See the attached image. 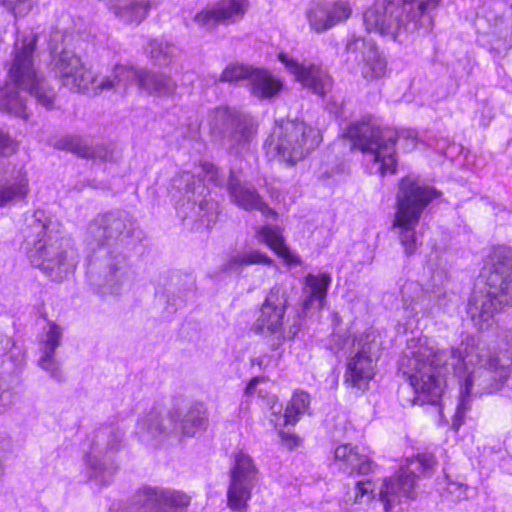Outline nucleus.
Returning <instances> with one entry per match:
<instances>
[{
	"mask_svg": "<svg viewBox=\"0 0 512 512\" xmlns=\"http://www.w3.org/2000/svg\"><path fill=\"white\" fill-rule=\"evenodd\" d=\"M512 351H500L487 358L469 342L438 349L427 338L408 341L399 360V371L423 401L435 404L442 396L446 377L453 375L460 384V398L452 427L458 431L469 410V398L502 388L512 372Z\"/></svg>",
	"mask_w": 512,
	"mask_h": 512,
	"instance_id": "f257e3e1",
	"label": "nucleus"
},
{
	"mask_svg": "<svg viewBox=\"0 0 512 512\" xmlns=\"http://www.w3.org/2000/svg\"><path fill=\"white\" fill-rule=\"evenodd\" d=\"M136 220L125 210L96 215L87 225L84 243L89 254V272H99L97 282L102 296H118L130 290L132 273L123 253L136 230Z\"/></svg>",
	"mask_w": 512,
	"mask_h": 512,
	"instance_id": "f03ea898",
	"label": "nucleus"
},
{
	"mask_svg": "<svg viewBox=\"0 0 512 512\" xmlns=\"http://www.w3.org/2000/svg\"><path fill=\"white\" fill-rule=\"evenodd\" d=\"M36 43L37 36L32 33L17 37L8 70L11 82L0 87V110L24 119L28 118L29 113L26 98L19 89L35 97L37 103L46 109L53 107L56 96L54 89L34 66Z\"/></svg>",
	"mask_w": 512,
	"mask_h": 512,
	"instance_id": "7ed1b4c3",
	"label": "nucleus"
},
{
	"mask_svg": "<svg viewBox=\"0 0 512 512\" xmlns=\"http://www.w3.org/2000/svg\"><path fill=\"white\" fill-rule=\"evenodd\" d=\"M441 0L377 1L363 13V23L369 33L402 41L415 32H428L433 26L431 11Z\"/></svg>",
	"mask_w": 512,
	"mask_h": 512,
	"instance_id": "20e7f679",
	"label": "nucleus"
},
{
	"mask_svg": "<svg viewBox=\"0 0 512 512\" xmlns=\"http://www.w3.org/2000/svg\"><path fill=\"white\" fill-rule=\"evenodd\" d=\"M25 245L31 265L54 281H61L74 267L69 240L60 236L44 211H35L29 220Z\"/></svg>",
	"mask_w": 512,
	"mask_h": 512,
	"instance_id": "39448f33",
	"label": "nucleus"
},
{
	"mask_svg": "<svg viewBox=\"0 0 512 512\" xmlns=\"http://www.w3.org/2000/svg\"><path fill=\"white\" fill-rule=\"evenodd\" d=\"M435 464L436 460L432 454H419L409 459L394 477L385 479L377 492L370 481L357 482L353 495L348 493L346 502L361 504L377 497L384 510L389 512L403 499H414L416 479L420 476H429Z\"/></svg>",
	"mask_w": 512,
	"mask_h": 512,
	"instance_id": "423d86ee",
	"label": "nucleus"
},
{
	"mask_svg": "<svg viewBox=\"0 0 512 512\" xmlns=\"http://www.w3.org/2000/svg\"><path fill=\"white\" fill-rule=\"evenodd\" d=\"M488 290L474 291L467 313L479 329L490 325L494 313L503 306H512V250L495 249L491 255V267L487 276Z\"/></svg>",
	"mask_w": 512,
	"mask_h": 512,
	"instance_id": "0eeeda50",
	"label": "nucleus"
},
{
	"mask_svg": "<svg viewBox=\"0 0 512 512\" xmlns=\"http://www.w3.org/2000/svg\"><path fill=\"white\" fill-rule=\"evenodd\" d=\"M438 196L439 193L434 188L422 185L409 177L403 178L399 183L393 228L397 230L398 238L407 255L413 254L417 249L415 229L422 213Z\"/></svg>",
	"mask_w": 512,
	"mask_h": 512,
	"instance_id": "6e6552de",
	"label": "nucleus"
},
{
	"mask_svg": "<svg viewBox=\"0 0 512 512\" xmlns=\"http://www.w3.org/2000/svg\"><path fill=\"white\" fill-rule=\"evenodd\" d=\"M343 136L352 142L353 147L370 154L382 176L396 171L395 144L399 137L396 130L381 127L369 116L351 122Z\"/></svg>",
	"mask_w": 512,
	"mask_h": 512,
	"instance_id": "1a4fd4ad",
	"label": "nucleus"
},
{
	"mask_svg": "<svg viewBox=\"0 0 512 512\" xmlns=\"http://www.w3.org/2000/svg\"><path fill=\"white\" fill-rule=\"evenodd\" d=\"M207 425L206 406L203 403H194L184 416L178 409L170 410L165 417L156 409L150 411L138 420L136 433L143 441L161 437L178 438L180 433L194 436L198 431L205 430Z\"/></svg>",
	"mask_w": 512,
	"mask_h": 512,
	"instance_id": "9d476101",
	"label": "nucleus"
},
{
	"mask_svg": "<svg viewBox=\"0 0 512 512\" xmlns=\"http://www.w3.org/2000/svg\"><path fill=\"white\" fill-rule=\"evenodd\" d=\"M318 132L303 121L287 120L277 124L266 141L269 153H276L289 165H295L318 145Z\"/></svg>",
	"mask_w": 512,
	"mask_h": 512,
	"instance_id": "9b49d317",
	"label": "nucleus"
},
{
	"mask_svg": "<svg viewBox=\"0 0 512 512\" xmlns=\"http://www.w3.org/2000/svg\"><path fill=\"white\" fill-rule=\"evenodd\" d=\"M60 40H63V35L56 31L49 43L51 65L55 75L61 80L62 85L70 90L89 92L91 86L96 83V75L91 69L85 67L74 51L53 43Z\"/></svg>",
	"mask_w": 512,
	"mask_h": 512,
	"instance_id": "f8f14e48",
	"label": "nucleus"
},
{
	"mask_svg": "<svg viewBox=\"0 0 512 512\" xmlns=\"http://www.w3.org/2000/svg\"><path fill=\"white\" fill-rule=\"evenodd\" d=\"M375 338L373 332H368L356 339V352L347 362L345 382L359 390H364L375 374V363L379 357Z\"/></svg>",
	"mask_w": 512,
	"mask_h": 512,
	"instance_id": "ddd939ff",
	"label": "nucleus"
},
{
	"mask_svg": "<svg viewBox=\"0 0 512 512\" xmlns=\"http://www.w3.org/2000/svg\"><path fill=\"white\" fill-rule=\"evenodd\" d=\"M257 480L258 469L253 459L244 452H238L230 470V484L227 490V505L231 510L246 511Z\"/></svg>",
	"mask_w": 512,
	"mask_h": 512,
	"instance_id": "4468645a",
	"label": "nucleus"
},
{
	"mask_svg": "<svg viewBox=\"0 0 512 512\" xmlns=\"http://www.w3.org/2000/svg\"><path fill=\"white\" fill-rule=\"evenodd\" d=\"M124 432L117 426L105 425L98 428L93 439L91 454L87 463L91 469V478L101 485L112 482L116 467H107L99 458V455L116 453L121 449Z\"/></svg>",
	"mask_w": 512,
	"mask_h": 512,
	"instance_id": "2eb2a0df",
	"label": "nucleus"
},
{
	"mask_svg": "<svg viewBox=\"0 0 512 512\" xmlns=\"http://www.w3.org/2000/svg\"><path fill=\"white\" fill-rule=\"evenodd\" d=\"M190 501L181 491L145 486L133 495L130 503L113 512H164L166 507L185 508Z\"/></svg>",
	"mask_w": 512,
	"mask_h": 512,
	"instance_id": "dca6fc26",
	"label": "nucleus"
},
{
	"mask_svg": "<svg viewBox=\"0 0 512 512\" xmlns=\"http://www.w3.org/2000/svg\"><path fill=\"white\" fill-rule=\"evenodd\" d=\"M287 303L288 297L285 289L278 285L272 287L254 324L257 333H268L274 336L273 342L270 344L274 349L284 341L282 326Z\"/></svg>",
	"mask_w": 512,
	"mask_h": 512,
	"instance_id": "f3484780",
	"label": "nucleus"
},
{
	"mask_svg": "<svg viewBox=\"0 0 512 512\" xmlns=\"http://www.w3.org/2000/svg\"><path fill=\"white\" fill-rule=\"evenodd\" d=\"M278 59L304 88L324 96L332 88V78L321 65L299 62L286 53H279Z\"/></svg>",
	"mask_w": 512,
	"mask_h": 512,
	"instance_id": "a211bd4d",
	"label": "nucleus"
},
{
	"mask_svg": "<svg viewBox=\"0 0 512 512\" xmlns=\"http://www.w3.org/2000/svg\"><path fill=\"white\" fill-rule=\"evenodd\" d=\"M30 193V180L23 166L0 160V208L25 201Z\"/></svg>",
	"mask_w": 512,
	"mask_h": 512,
	"instance_id": "6ab92c4d",
	"label": "nucleus"
},
{
	"mask_svg": "<svg viewBox=\"0 0 512 512\" xmlns=\"http://www.w3.org/2000/svg\"><path fill=\"white\" fill-rule=\"evenodd\" d=\"M248 6V0H219L197 12L194 22L198 27L212 31L218 24L229 25L240 21Z\"/></svg>",
	"mask_w": 512,
	"mask_h": 512,
	"instance_id": "aec40b11",
	"label": "nucleus"
},
{
	"mask_svg": "<svg viewBox=\"0 0 512 512\" xmlns=\"http://www.w3.org/2000/svg\"><path fill=\"white\" fill-rule=\"evenodd\" d=\"M346 50L350 56H353L354 61L362 64L361 73L364 78L372 80L385 75L386 61L372 42L360 37H352L346 45Z\"/></svg>",
	"mask_w": 512,
	"mask_h": 512,
	"instance_id": "412c9836",
	"label": "nucleus"
},
{
	"mask_svg": "<svg viewBox=\"0 0 512 512\" xmlns=\"http://www.w3.org/2000/svg\"><path fill=\"white\" fill-rule=\"evenodd\" d=\"M213 120L214 126L229 138L232 147L238 148L250 142L253 135L252 125L240 115L227 108H219L215 111Z\"/></svg>",
	"mask_w": 512,
	"mask_h": 512,
	"instance_id": "4be33fe9",
	"label": "nucleus"
},
{
	"mask_svg": "<svg viewBox=\"0 0 512 512\" xmlns=\"http://www.w3.org/2000/svg\"><path fill=\"white\" fill-rule=\"evenodd\" d=\"M228 193L231 201L244 210H258L265 216L275 214L258 192L252 186L242 183L232 171L228 182Z\"/></svg>",
	"mask_w": 512,
	"mask_h": 512,
	"instance_id": "5701e85b",
	"label": "nucleus"
},
{
	"mask_svg": "<svg viewBox=\"0 0 512 512\" xmlns=\"http://www.w3.org/2000/svg\"><path fill=\"white\" fill-rule=\"evenodd\" d=\"M144 68L136 69L133 66L117 64L113 67L111 75L98 79L91 86L90 91L98 94L103 91L114 90L115 92H125L126 89L135 81L139 85L140 74Z\"/></svg>",
	"mask_w": 512,
	"mask_h": 512,
	"instance_id": "b1692460",
	"label": "nucleus"
},
{
	"mask_svg": "<svg viewBox=\"0 0 512 512\" xmlns=\"http://www.w3.org/2000/svg\"><path fill=\"white\" fill-rule=\"evenodd\" d=\"M53 146L59 150H65L87 159H99L108 161L112 159L113 152L104 145H89L85 140L75 135H65L55 140Z\"/></svg>",
	"mask_w": 512,
	"mask_h": 512,
	"instance_id": "393cba45",
	"label": "nucleus"
},
{
	"mask_svg": "<svg viewBox=\"0 0 512 512\" xmlns=\"http://www.w3.org/2000/svg\"><path fill=\"white\" fill-rule=\"evenodd\" d=\"M139 88L153 96L172 98L178 84L170 75L144 68L140 74Z\"/></svg>",
	"mask_w": 512,
	"mask_h": 512,
	"instance_id": "a878e982",
	"label": "nucleus"
},
{
	"mask_svg": "<svg viewBox=\"0 0 512 512\" xmlns=\"http://www.w3.org/2000/svg\"><path fill=\"white\" fill-rule=\"evenodd\" d=\"M172 187L179 192H183L188 201L196 203L199 201L200 210L206 207L214 208L216 205L204 199L206 188L202 183V179L196 177L189 171H184L172 179Z\"/></svg>",
	"mask_w": 512,
	"mask_h": 512,
	"instance_id": "bb28decb",
	"label": "nucleus"
},
{
	"mask_svg": "<svg viewBox=\"0 0 512 512\" xmlns=\"http://www.w3.org/2000/svg\"><path fill=\"white\" fill-rule=\"evenodd\" d=\"M335 459L341 463V468L348 473L367 474L372 469L368 455L360 452L359 447L351 444L340 445L335 449Z\"/></svg>",
	"mask_w": 512,
	"mask_h": 512,
	"instance_id": "cd10ccee",
	"label": "nucleus"
},
{
	"mask_svg": "<svg viewBox=\"0 0 512 512\" xmlns=\"http://www.w3.org/2000/svg\"><path fill=\"white\" fill-rule=\"evenodd\" d=\"M282 81L266 69L253 68L249 88L251 94L260 99H270L282 89Z\"/></svg>",
	"mask_w": 512,
	"mask_h": 512,
	"instance_id": "c85d7f7f",
	"label": "nucleus"
},
{
	"mask_svg": "<svg viewBox=\"0 0 512 512\" xmlns=\"http://www.w3.org/2000/svg\"><path fill=\"white\" fill-rule=\"evenodd\" d=\"M449 277L444 270L434 272L430 278L427 290L434 296L436 304L444 312L456 308L458 296L449 288Z\"/></svg>",
	"mask_w": 512,
	"mask_h": 512,
	"instance_id": "c756f323",
	"label": "nucleus"
},
{
	"mask_svg": "<svg viewBox=\"0 0 512 512\" xmlns=\"http://www.w3.org/2000/svg\"><path fill=\"white\" fill-rule=\"evenodd\" d=\"M254 264L272 265L273 261L266 254L255 249L237 251L227 257L221 265L220 271L224 273H240L246 266Z\"/></svg>",
	"mask_w": 512,
	"mask_h": 512,
	"instance_id": "7c9ffc66",
	"label": "nucleus"
},
{
	"mask_svg": "<svg viewBox=\"0 0 512 512\" xmlns=\"http://www.w3.org/2000/svg\"><path fill=\"white\" fill-rule=\"evenodd\" d=\"M114 14L126 23H141L149 14L150 0H111Z\"/></svg>",
	"mask_w": 512,
	"mask_h": 512,
	"instance_id": "2f4dec72",
	"label": "nucleus"
},
{
	"mask_svg": "<svg viewBox=\"0 0 512 512\" xmlns=\"http://www.w3.org/2000/svg\"><path fill=\"white\" fill-rule=\"evenodd\" d=\"M305 284L308 296L304 300V307L307 308L313 301H318L319 306L322 307L331 284L330 275L327 273L308 274L305 278Z\"/></svg>",
	"mask_w": 512,
	"mask_h": 512,
	"instance_id": "473e14b6",
	"label": "nucleus"
},
{
	"mask_svg": "<svg viewBox=\"0 0 512 512\" xmlns=\"http://www.w3.org/2000/svg\"><path fill=\"white\" fill-rule=\"evenodd\" d=\"M257 234L260 241L264 242L279 256L283 257L290 263H299L298 257L293 255L289 249L284 245V239L277 228L270 226H263L258 229Z\"/></svg>",
	"mask_w": 512,
	"mask_h": 512,
	"instance_id": "72a5a7b5",
	"label": "nucleus"
},
{
	"mask_svg": "<svg viewBox=\"0 0 512 512\" xmlns=\"http://www.w3.org/2000/svg\"><path fill=\"white\" fill-rule=\"evenodd\" d=\"M310 397L304 391L295 392L288 402L284 413V424L294 425L309 408Z\"/></svg>",
	"mask_w": 512,
	"mask_h": 512,
	"instance_id": "f704fd0d",
	"label": "nucleus"
},
{
	"mask_svg": "<svg viewBox=\"0 0 512 512\" xmlns=\"http://www.w3.org/2000/svg\"><path fill=\"white\" fill-rule=\"evenodd\" d=\"M150 58L156 65L167 66L176 55V47L166 41L154 39L146 48Z\"/></svg>",
	"mask_w": 512,
	"mask_h": 512,
	"instance_id": "c9c22d12",
	"label": "nucleus"
},
{
	"mask_svg": "<svg viewBox=\"0 0 512 512\" xmlns=\"http://www.w3.org/2000/svg\"><path fill=\"white\" fill-rule=\"evenodd\" d=\"M328 14L326 3H316L307 9L306 18L311 30L316 33H322L331 29Z\"/></svg>",
	"mask_w": 512,
	"mask_h": 512,
	"instance_id": "e433bc0d",
	"label": "nucleus"
},
{
	"mask_svg": "<svg viewBox=\"0 0 512 512\" xmlns=\"http://www.w3.org/2000/svg\"><path fill=\"white\" fill-rule=\"evenodd\" d=\"M329 24L331 28L334 26L347 21L352 15V5L349 0H336L333 2H327Z\"/></svg>",
	"mask_w": 512,
	"mask_h": 512,
	"instance_id": "4c0bfd02",
	"label": "nucleus"
},
{
	"mask_svg": "<svg viewBox=\"0 0 512 512\" xmlns=\"http://www.w3.org/2000/svg\"><path fill=\"white\" fill-rule=\"evenodd\" d=\"M253 67L243 64H230L222 72L220 80L223 82L234 83L240 80H250Z\"/></svg>",
	"mask_w": 512,
	"mask_h": 512,
	"instance_id": "58836bf2",
	"label": "nucleus"
},
{
	"mask_svg": "<svg viewBox=\"0 0 512 512\" xmlns=\"http://www.w3.org/2000/svg\"><path fill=\"white\" fill-rule=\"evenodd\" d=\"M62 337V328L54 322H49L48 330L46 331V338L43 341L41 352L55 353L56 349L61 344Z\"/></svg>",
	"mask_w": 512,
	"mask_h": 512,
	"instance_id": "ea45409f",
	"label": "nucleus"
},
{
	"mask_svg": "<svg viewBox=\"0 0 512 512\" xmlns=\"http://www.w3.org/2000/svg\"><path fill=\"white\" fill-rule=\"evenodd\" d=\"M512 47V31L506 29L501 36H493L490 40V51L494 57L503 58Z\"/></svg>",
	"mask_w": 512,
	"mask_h": 512,
	"instance_id": "a19ab883",
	"label": "nucleus"
},
{
	"mask_svg": "<svg viewBox=\"0 0 512 512\" xmlns=\"http://www.w3.org/2000/svg\"><path fill=\"white\" fill-rule=\"evenodd\" d=\"M42 355L38 360L39 366L49 373L50 377L58 382L64 380L63 373L60 368V364L55 359V353L41 352Z\"/></svg>",
	"mask_w": 512,
	"mask_h": 512,
	"instance_id": "79ce46f5",
	"label": "nucleus"
},
{
	"mask_svg": "<svg viewBox=\"0 0 512 512\" xmlns=\"http://www.w3.org/2000/svg\"><path fill=\"white\" fill-rule=\"evenodd\" d=\"M0 4L14 16H24L32 9V0H0Z\"/></svg>",
	"mask_w": 512,
	"mask_h": 512,
	"instance_id": "37998d69",
	"label": "nucleus"
},
{
	"mask_svg": "<svg viewBox=\"0 0 512 512\" xmlns=\"http://www.w3.org/2000/svg\"><path fill=\"white\" fill-rule=\"evenodd\" d=\"M17 142L4 130L0 129V155L9 156L17 150Z\"/></svg>",
	"mask_w": 512,
	"mask_h": 512,
	"instance_id": "c03bdc74",
	"label": "nucleus"
},
{
	"mask_svg": "<svg viewBox=\"0 0 512 512\" xmlns=\"http://www.w3.org/2000/svg\"><path fill=\"white\" fill-rule=\"evenodd\" d=\"M13 393L9 390L3 389L0 386V415L5 413L7 409L13 404Z\"/></svg>",
	"mask_w": 512,
	"mask_h": 512,
	"instance_id": "a18cd8bd",
	"label": "nucleus"
},
{
	"mask_svg": "<svg viewBox=\"0 0 512 512\" xmlns=\"http://www.w3.org/2000/svg\"><path fill=\"white\" fill-rule=\"evenodd\" d=\"M203 170L205 172V177L208 179V181L213 182L215 185H221L222 179L219 175V169L214 166L213 164H205L203 166Z\"/></svg>",
	"mask_w": 512,
	"mask_h": 512,
	"instance_id": "49530a36",
	"label": "nucleus"
},
{
	"mask_svg": "<svg viewBox=\"0 0 512 512\" xmlns=\"http://www.w3.org/2000/svg\"><path fill=\"white\" fill-rule=\"evenodd\" d=\"M12 345V339L0 331V355H5L11 349Z\"/></svg>",
	"mask_w": 512,
	"mask_h": 512,
	"instance_id": "de8ad7c7",
	"label": "nucleus"
},
{
	"mask_svg": "<svg viewBox=\"0 0 512 512\" xmlns=\"http://www.w3.org/2000/svg\"><path fill=\"white\" fill-rule=\"evenodd\" d=\"M403 137H406L408 140L411 141V146L414 147L416 144V135L413 131H407L402 133Z\"/></svg>",
	"mask_w": 512,
	"mask_h": 512,
	"instance_id": "09e8293b",
	"label": "nucleus"
},
{
	"mask_svg": "<svg viewBox=\"0 0 512 512\" xmlns=\"http://www.w3.org/2000/svg\"><path fill=\"white\" fill-rule=\"evenodd\" d=\"M258 382H259V378L258 377L253 378L249 382V384L247 385L246 392L247 393H252V391L255 389L256 385L258 384Z\"/></svg>",
	"mask_w": 512,
	"mask_h": 512,
	"instance_id": "8fccbe9b",
	"label": "nucleus"
},
{
	"mask_svg": "<svg viewBox=\"0 0 512 512\" xmlns=\"http://www.w3.org/2000/svg\"><path fill=\"white\" fill-rule=\"evenodd\" d=\"M252 362H253V364L261 365V361L258 359H253Z\"/></svg>",
	"mask_w": 512,
	"mask_h": 512,
	"instance_id": "3c124183",
	"label": "nucleus"
}]
</instances>
